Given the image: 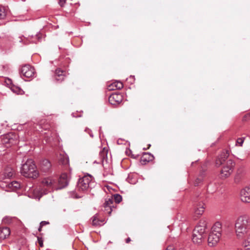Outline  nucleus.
Returning <instances> with one entry per match:
<instances>
[{
    "mask_svg": "<svg viewBox=\"0 0 250 250\" xmlns=\"http://www.w3.org/2000/svg\"><path fill=\"white\" fill-rule=\"evenodd\" d=\"M0 142L5 147H9L16 145L18 140L16 135L10 133L2 136L0 139Z\"/></svg>",
    "mask_w": 250,
    "mask_h": 250,
    "instance_id": "6",
    "label": "nucleus"
},
{
    "mask_svg": "<svg viewBox=\"0 0 250 250\" xmlns=\"http://www.w3.org/2000/svg\"><path fill=\"white\" fill-rule=\"evenodd\" d=\"M114 200L116 203L119 204L122 200V197L119 194H115L113 195Z\"/></svg>",
    "mask_w": 250,
    "mask_h": 250,
    "instance_id": "31",
    "label": "nucleus"
},
{
    "mask_svg": "<svg viewBox=\"0 0 250 250\" xmlns=\"http://www.w3.org/2000/svg\"><path fill=\"white\" fill-rule=\"evenodd\" d=\"M221 236L210 232L208 237V244L210 247H213L215 246L219 241L220 237Z\"/></svg>",
    "mask_w": 250,
    "mask_h": 250,
    "instance_id": "15",
    "label": "nucleus"
},
{
    "mask_svg": "<svg viewBox=\"0 0 250 250\" xmlns=\"http://www.w3.org/2000/svg\"><path fill=\"white\" fill-rule=\"evenodd\" d=\"M49 224V222H47V221H42L41 223H40V225H41V226H43L44 225H47Z\"/></svg>",
    "mask_w": 250,
    "mask_h": 250,
    "instance_id": "38",
    "label": "nucleus"
},
{
    "mask_svg": "<svg viewBox=\"0 0 250 250\" xmlns=\"http://www.w3.org/2000/svg\"><path fill=\"white\" fill-rule=\"evenodd\" d=\"M11 90L18 94H22L24 93L23 90L18 86H14L12 87Z\"/></svg>",
    "mask_w": 250,
    "mask_h": 250,
    "instance_id": "30",
    "label": "nucleus"
},
{
    "mask_svg": "<svg viewBox=\"0 0 250 250\" xmlns=\"http://www.w3.org/2000/svg\"><path fill=\"white\" fill-rule=\"evenodd\" d=\"M207 228V222L205 220H201L198 225L195 227L193 232L205 235L206 230Z\"/></svg>",
    "mask_w": 250,
    "mask_h": 250,
    "instance_id": "12",
    "label": "nucleus"
},
{
    "mask_svg": "<svg viewBox=\"0 0 250 250\" xmlns=\"http://www.w3.org/2000/svg\"><path fill=\"white\" fill-rule=\"evenodd\" d=\"M13 218L9 216H5L2 219V222L5 224H10L12 222Z\"/></svg>",
    "mask_w": 250,
    "mask_h": 250,
    "instance_id": "32",
    "label": "nucleus"
},
{
    "mask_svg": "<svg viewBox=\"0 0 250 250\" xmlns=\"http://www.w3.org/2000/svg\"><path fill=\"white\" fill-rule=\"evenodd\" d=\"M242 245L246 250H250V235H249L248 238L243 242Z\"/></svg>",
    "mask_w": 250,
    "mask_h": 250,
    "instance_id": "27",
    "label": "nucleus"
},
{
    "mask_svg": "<svg viewBox=\"0 0 250 250\" xmlns=\"http://www.w3.org/2000/svg\"><path fill=\"white\" fill-rule=\"evenodd\" d=\"M250 226V217L247 214L239 216L235 223L236 234L238 238H243L249 231Z\"/></svg>",
    "mask_w": 250,
    "mask_h": 250,
    "instance_id": "1",
    "label": "nucleus"
},
{
    "mask_svg": "<svg viewBox=\"0 0 250 250\" xmlns=\"http://www.w3.org/2000/svg\"><path fill=\"white\" fill-rule=\"evenodd\" d=\"M229 156V153L228 150H224L222 151L216 160V165L217 167H219L220 165L224 164V163L226 161Z\"/></svg>",
    "mask_w": 250,
    "mask_h": 250,
    "instance_id": "16",
    "label": "nucleus"
},
{
    "mask_svg": "<svg viewBox=\"0 0 250 250\" xmlns=\"http://www.w3.org/2000/svg\"><path fill=\"white\" fill-rule=\"evenodd\" d=\"M85 131L86 132H87V133H88L90 135V136L91 137V138H93L94 135H93V134L92 133V132L91 131V130H90V129H89L88 128H86L85 129Z\"/></svg>",
    "mask_w": 250,
    "mask_h": 250,
    "instance_id": "36",
    "label": "nucleus"
},
{
    "mask_svg": "<svg viewBox=\"0 0 250 250\" xmlns=\"http://www.w3.org/2000/svg\"><path fill=\"white\" fill-rule=\"evenodd\" d=\"M119 141H120V140H118V144H119Z\"/></svg>",
    "mask_w": 250,
    "mask_h": 250,
    "instance_id": "44",
    "label": "nucleus"
},
{
    "mask_svg": "<svg viewBox=\"0 0 250 250\" xmlns=\"http://www.w3.org/2000/svg\"><path fill=\"white\" fill-rule=\"evenodd\" d=\"M70 176L67 173H62L59 179H57L58 188L60 190L66 187L69 184Z\"/></svg>",
    "mask_w": 250,
    "mask_h": 250,
    "instance_id": "9",
    "label": "nucleus"
},
{
    "mask_svg": "<svg viewBox=\"0 0 250 250\" xmlns=\"http://www.w3.org/2000/svg\"><path fill=\"white\" fill-rule=\"evenodd\" d=\"M234 166V162L231 159L228 160L222 167L220 173V178L225 179L229 177L232 173Z\"/></svg>",
    "mask_w": 250,
    "mask_h": 250,
    "instance_id": "5",
    "label": "nucleus"
},
{
    "mask_svg": "<svg viewBox=\"0 0 250 250\" xmlns=\"http://www.w3.org/2000/svg\"><path fill=\"white\" fill-rule=\"evenodd\" d=\"M36 74L35 70L32 66L26 64L23 66L21 69V74L27 78H33Z\"/></svg>",
    "mask_w": 250,
    "mask_h": 250,
    "instance_id": "8",
    "label": "nucleus"
},
{
    "mask_svg": "<svg viewBox=\"0 0 250 250\" xmlns=\"http://www.w3.org/2000/svg\"><path fill=\"white\" fill-rule=\"evenodd\" d=\"M203 203H199L195 207L194 213L195 215H201L204 212L205 208Z\"/></svg>",
    "mask_w": 250,
    "mask_h": 250,
    "instance_id": "26",
    "label": "nucleus"
},
{
    "mask_svg": "<svg viewBox=\"0 0 250 250\" xmlns=\"http://www.w3.org/2000/svg\"><path fill=\"white\" fill-rule=\"evenodd\" d=\"M101 127H100V130H99L100 132H101Z\"/></svg>",
    "mask_w": 250,
    "mask_h": 250,
    "instance_id": "43",
    "label": "nucleus"
},
{
    "mask_svg": "<svg viewBox=\"0 0 250 250\" xmlns=\"http://www.w3.org/2000/svg\"><path fill=\"white\" fill-rule=\"evenodd\" d=\"M42 226H41V225H40V227H39V229H38V230H39V231H41L42 230Z\"/></svg>",
    "mask_w": 250,
    "mask_h": 250,
    "instance_id": "41",
    "label": "nucleus"
},
{
    "mask_svg": "<svg viewBox=\"0 0 250 250\" xmlns=\"http://www.w3.org/2000/svg\"><path fill=\"white\" fill-rule=\"evenodd\" d=\"M123 97L121 93H114L110 95L108 98L109 103L114 105H117L122 102Z\"/></svg>",
    "mask_w": 250,
    "mask_h": 250,
    "instance_id": "10",
    "label": "nucleus"
},
{
    "mask_svg": "<svg viewBox=\"0 0 250 250\" xmlns=\"http://www.w3.org/2000/svg\"><path fill=\"white\" fill-rule=\"evenodd\" d=\"M0 186L3 188H6V189H5L6 191H8L9 189L14 190L20 188H21V184L16 181H14L8 184L1 183Z\"/></svg>",
    "mask_w": 250,
    "mask_h": 250,
    "instance_id": "11",
    "label": "nucleus"
},
{
    "mask_svg": "<svg viewBox=\"0 0 250 250\" xmlns=\"http://www.w3.org/2000/svg\"><path fill=\"white\" fill-rule=\"evenodd\" d=\"M107 150L104 148L100 151L99 156L100 157L101 161L103 162L104 160L107 157Z\"/></svg>",
    "mask_w": 250,
    "mask_h": 250,
    "instance_id": "28",
    "label": "nucleus"
},
{
    "mask_svg": "<svg viewBox=\"0 0 250 250\" xmlns=\"http://www.w3.org/2000/svg\"><path fill=\"white\" fill-rule=\"evenodd\" d=\"M95 183L92 176L87 174L80 178L77 184L76 189L80 192H85L95 186Z\"/></svg>",
    "mask_w": 250,
    "mask_h": 250,
    "instance_id": "3",
    "label": "nucleus"
},
{
    "mask_svg": "<svg viewBox=\"0 0 250 250\" xmlns=\"http://www.w3.org/2000/svg\"><path fill=\"white\" fill-rule=\"evenodd\" d=\"M241 201L245 203H250V187L242 189L240 191Z\"/></svg>",
    "mask_w": 250,
    "mask_h": 250,
    "instance_id": "14",
    "label": "nucleus"
},
{
    "mask_svg": "<svg viewBox=\"0 0 250 250\" xmlns=\"http://www.w3.org/2000/svg\"><path fill=\"white\" fill-rule=\"evenodd\" d=\"M10 234V230L9 228L0 226V240L6 239Z\"/></svg>",
    "mask_w": 250,
    "mask_h": 250,
    "instance_id": "17",
    "label": "nucleus"
},
{
    "mask_svg": "<svg viewBox=\"0 0 250 250\" xmlns=\"http://www.w3.org/2000/svg\"><path fill=\"white\" fill-rule=\"evenodd\" d=\"M238 177V175H236L235 176V181H236V180H237V178Z\"/></svg>",
    "mask_w": 250,
    "mask_h": 250,
    "instance_id": "42",
    "label": "nucleus"
},
{
    "mask_svg": "<svg viewBox=\"0 0 250 250\" xmlns=\"http://www.w3.org/2000/svg\"><path fill=\"white\" fill-rule=\"evenodd\" d=\"M245 138V137L238 138L236 140V145H238L239 146H242L243 144Z\"/></svg>",
    "mask_w": 250,
    "mask_h": 250,
    "instance_id": "33",
    "label": "nucleus"
},
{
    "mask_svg": "<svg viewBox=\"0 0 250 250\" xmlns=\"http://www.w3.org/2000/svg\"><path fill=\"white\" fill-rule=\"evenodd\" d=\"M42 184L43 188H46V189L43 190L42 193L46 194L49 192L57 190L58 182L57 177L55 176H50L42 179Z\"/></svg>",
    "mask_w": 250,
    "mask_h": 250,
    "instance_id": "4",
    "label": "nucleus"
},
{
    "mask_svg": "<svg viewBox=\"0 0 250 250\" xmlns=\"http://www.w3.org/2000/svg\"><path fill=\"white\" fill-rule=\"evenodd\" d=\"M222 224L221 223L217 222L215 223L212 227L211 232L216 233V234L221 236L222 235Z\"/></svg>",
    "mask_w": 250,
    "mask_h": 250,
    "instance_id": "19",
    "label": "nucleus"
},
{
    "mask_svg": "<svg viewBox=\"0 0 250 250\" xmlns=\"http://www.w3.org/2000/svg\"><path fill=\"white\" fill-rule=\"evenodd\" d=\"M202 181V179H200L199 178H197L196 181V184H198V183H200Z\"/></svg>",
    "mask_w": 250,
    "mask_h": 250,
    "instance_id": "39",
    "label": "nucleus"
},
{
    "mask_svg": "<svg viewBox=\"0 0 250 250\" xmlns=\"http://www.w3.org/2000/svg\"><path fill=\"white\" fill-rule=\"evenodd\" d=\"M6 16V12L4 7L0 5V20L3 19Z\"/></svg>",
    "mask_w": 250,
    "mask_h": 250,
    "instance_id": "29",
    "label": "nucleus"
},
{
    "mask_svg": "<svg viewBox=\"0 0 250 250\" xmlns=\"http://www.w3.org/2000/svg\"><path fill=\"white\" fill-rule=\"evenodd\" d=\"M131 241V239L129 237L127 238L126 240H125V242L126 243H129L130 241Z\"/></svg>",
    "mask_w": 250,
    "mask_h": 250,
    "instance_id": "40",
    "label": "nucleus"
},
{
    "mask_svg": "<svg viewBox=\"0 0 250 250\" xmlns=\"http://www.w3.org/2000/svg\"><path fill=\"white\" fill-rule=\"evenodd\" d=\"M66 2V0H59V4L61 6H63Z\"/></svg>",
    "mask_w": 250,
    "mask_h": 250,
    "instance_id": "37",
    "label": "nucleus"
},
{
    "mask_svg": "<svg viewBox=\"0 0 250 250\" xmlns=\"http://www.w3.org/2000/svg\"><path fill=\"white\" fill-rule=\"evenodd\" d=\"M123 87V84L121 82H115L108 86L109 90L121 89Z\"/></svg>",
    "mask_w": 250,
    "mask_h": 250,
    "instance_id": "25",
    "label": "nucleus"
},
{
    "mask_svg": "<svg viewBox=\"0 0 250 250\" xmlns=\"http://www.w3.org/2000/svg\"><path fill=\"white\" fill-rule=\"evenodd\" d=\"M113 204V200L112 199L109 198L105 199V202L103 205L104 208V211L105 213H107L109 215H111L112 211H113V209L114 208Z\"/></svg>",
    "mask_w": 250,
    "mask_h": 250,
    "instance_id": "13",
    "label": "nucleus"
},
{
    "mask_svg": "<svg viewBox=\"0 0 250 250\" xmlns=\"http://www.w3.org/2000/svg\"><path fill=\"white\" fill-rule=\"evenodd\" d=\"M14 174V170L11 167H7L3 173V179H10Z\"/></svg>",
    "mask_w": 250,
    "mask_h": 250,
    "instance_id": "23",
    "label": "nucleus"
},
{
    "mask_svg": "<svg viewBox=\"0 0 250 250\" xmlns=\"http://www.w3.org/2000/svg\"><path fill=\"white\" fill-rule=\"evenodd\" d=\"M154 157L152 154L150 153H144L141 158V162L143 164H146V163L152 161Z\"/></svg>",
    "mask_w": 250,
    "mask_h": 250,
    "instance_id": "18",
    "label": "nucleus"
},
{
    "mask_svg": "<svg viewBox=\"0 0 250 250\" xmlns=\"http://www.w3.org/2000/svg\"><path fill=\"white\" fill-rule=\"evenodd\" d=\"M64 72L60 69H57L55 73V80L57 82H61L64 80Z\"/></svg>",
    "mask_w": 250,
    "mask_h": 250,
    "instance_id": "22",
    "label": "nucleus"
},
{
    "mask_svg": "<svg viewBox=\"0 0 250 250\" xmlns=\"http://www.w3.org/2000/svg\"><path fill=\"white\" fill-rule=\"evenodd\" d=\"M204 238V236L193 232L192 240L194 244L198 245L201 244Z\"/></svg>",
    "mask_w": 250,
    "mask_h": 250,
    "instance_id": "20",
    "label": "nucleus"
},
{
    "mask_svg": "<svg viewBox=\"0 0 250 250\" xmlns=\"http://www.w3.org/2000/svg\"><path fill=\"white\" fill-rule=\"evenodd\" d=\"M41 168L44 172L48 171L51 168L50 162L47 159L42 160L40 163Z\"/></svg>",
    "mask_w": 250,
    "mask_h": 250,
    "instance_id": "21",
    "label": "nucleus"
},
{
    "mask_svg": "<svg viewBox=\"0 0 250 250\" xmlns=\"http://www.w3.org/2000/svg\"><path fill=\"white\" fill-rule=\"evenodd\" d=\"M69 158L67 156L65 155L63 156V160H62V162L63 165H67L69 163Z\"/></svg>",
    "mask_w": 250,
    "mask_h": 250,
    "instance_id": "34",
    "label": "nucleus"
},
{
    "mask_svg": "<svg viewBox=\"0 0 250 250\" xmlns=\"http://www.w3.org/2000/svg\"><path fill=\"white\" fill-rule=\"evenodd\" d=\"M19 42H23L24 44H27L29 43H37L41 42L42 40V34L40 32L36 34L35 35L29 36L27 38H24V40H22L21 36L18 37Z\"/></svg>",
    "mask_w": 250,
    "mask_h": 250,
    "instance_id": "7",
    "label": "nucleus"
},
{
    "mask_svg": "<svg viewBox=\"0 0 250 250\" xmlns=\"http://www.w3.org/2000/svg\"><path fill=\"white\" fill-rule=\"evenodd\" d=\"M92 225L95 226H102L104 225L105 222L104 220H100L98 219V214H96L92 217Z\"/></svg>",
    "mask_w": 250,
    "mask_h": 250,
    "instance_id": "24",
    "label": "nucleus"
},
{
    "mask_svg": "<svg viewBox=\"0 0 250 250\" xmlns=\"http://www.w3.org/2000/svg\"><path fill=\"white\" fill-rule=\"evenodd\" d=\"M38 242L40 247L42 248L43 247V240L42 237H38Z\"/></svg>",
    "mask_w": 250,
    "mask_h": 250,
    "instance_id": "35",
    "label": "nucleus"
},
{
    "mask_svg": "<svg viewBox=\"0 0 250 250\" xmlns=\"http://www.w3.org/2000/svg\"><path fill=\"white\" fill-rule=\"evenodd\" d=\"M21 173L24 177L29 178H36L39 175L34 161L31 159H28L21 165Z\"/></svg>",
    "mask_w": 250,
    "mask_h": 250,
    "instance_id": "2",
    "label": "nucleus"
}]
</instances>
